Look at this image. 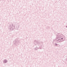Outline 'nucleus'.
I'll return each mask as SVG.
<instances>
[{
    "mask_svg": "<svg viewBox=\"0 0 67 67\" xmlns=\"http://www.w3.org/2000/svg\"><path fill=\"white\" fill-rule=\"evenodd\" d=\"M57 36L58 37H60V36H61V35H61V34L60 33H57Z\"/></svg>",
    "mask_w": 67,
    "mask_h": 67,
    "instance_id": "5",
    "label": "nucleus"
},
{
    "mask_svg": "<svg viewBox=\"0 0 67 67\" xmlns=\"http://www.w3.org/2000/svg\"><path fill=\"white\" fill-rule=\"evenodd\" d=\"M57 45H58V44H57L55 43V46H57Z\"/></svg>",
    "mask_w": 67,
    "mask_h": 67,
    "instance_id": "10",
    "label": "nucleus"
},
{
    "mask_svg": "<svg viewBox=\"0 0 67 67\" xmlns=\"http://www.w3.org/2000/svg\"><path fill=\"white\" fill-rule=\"evenodd\" d=\"M8 28L9 31H12L14 29V26L13 24L10 25L8 26Z\"/></svg>",
    "mask_w": 67,
    "mask_h": 67,
    "instance_id": "2",
    "label": "nucleus"
},
{
    "mask_svg": "<svg viewBox=\"0 0 67 67\" xmlns=\"http://www.w3.org/2000/svg\"><path fill=\"white\" fill-rule=\"evenodd\" d=\"M7 59H4V61H3V63H7Z\"/></svg>",
    "mask_w": 67,
    "mask_h": 67,
    "instance_id": "7",
    "label": "nucleus"
},
{
    "mask_svg": "<svg viewBox=\"0 0 67 67\" xmlns=\"http://www.w3.org/2000/svg\"><path fill=\"white\" fill-rule=\"evenodd\" d=\"M60 37H61L60 38H61V40H62V41H63V38H61V37H62L61 36Z\"/></svg>",
    "mask_w": 67,
    "mask_h": 67,
    "instance_id": "9",
    "label": "nucleus"
},
{
    "mask_svg": "<svg viewBox=\"0 0 67 67\" xmlns=\"http://www.w3.org/2000/svg\"><path fill=\"white\" fill-rule=\"evenodd\" d=\"M34 44L35 45H37L36 47L34 48L35 51H37L38 48H40V47H42V46H43V43L42 42L40 43L36 40L34 41Z\"/></svg>",
    "mask_w": 67,
    "mask_h": 67,
    "instance_id": "1",
    "label": "nucleus"
},
{
    "mask_svg": "<svg viewBox=\"0 0 67 67\" xmlns=\"http://www.w3.org/2000/svg\"><path fill=\"white\" fill-rule=\"evenodd\" d=\"M59 38H60V37H57L55 40L54 41V42H58V39Z\"/></svg>",
    "mask_w": 67,
    "mask_h": 67,
    "instance_id": "4",
    "label": "nucleus"
},
{
    "mask_svg": "<svg viewBox=\"0 0 67 67\" xmlns=\"http://www.w3.org/2000/svg\"><path fill=\"white\" fill-rule=\"evenodd\" d=\"M65 41V38H64L63 39V41H62L63 42V41Z\"/></svg>",
    "mask_w": 67,
    "mask_h": 67,
    "instance_id": "11",
    "label": "nucleus"
},
{
    "mask_svg": "<svg viewBox=\"0 0 67 67\" xmlns=\"http://www.w3.org/2000/svg\"><path fill=\"white\" fill-rule=\"evenodd\" d=\"M14 44L15 45H18L19 44L20 42L19 40H16L14 41Z\"/></svg>",
    "mask_w": 67,
    "mask_h": 67,
    "instance_id": "3",
    "label": "nucleus"
},
{
    "mask_svg": "<svg viewBox=\"0 0 67 67\" xmlns=\"http://www.w3.org/2000/svg\"><path fill=\"white\" fill-rule=\"evenodd\" d=\"M66 26V27H67V26Z\"/></svg>",
    "mask_w": 67,
    "mask_h": 67,
    "instance_id": "12",
    "label": "nucleus"
},
{
    "mask_svg": "<svg viewBox=\"0 0 67 67\" xmlns=\"http://www.w3.org/2000/svg\"><path fill=\"white\" fill-rule=\"evenodd\" d=\"M62 41H63V40H61V38H60L58 39V42H62Z\"/></svg>",
    "mask_w": 67,
    "mask_h": 67,
    "instance_id": "6",
    "label": "nucleus"
},
{
    "mask_svg": "<svg viewBox=\"0 0 67 67\" xmlns=\"http://www.w3.org/2000/svg\"><path fill=\"white\" fill-rule=\"evenodd\" d=\"M19 25H18V26H17L16 27V30H18V29H19Z\"/></svg>",
    "mask_w": 67,
    "mask_h": 67,
    "instance_id": "8",
    "label": "nucleus"
}]
</instances>
